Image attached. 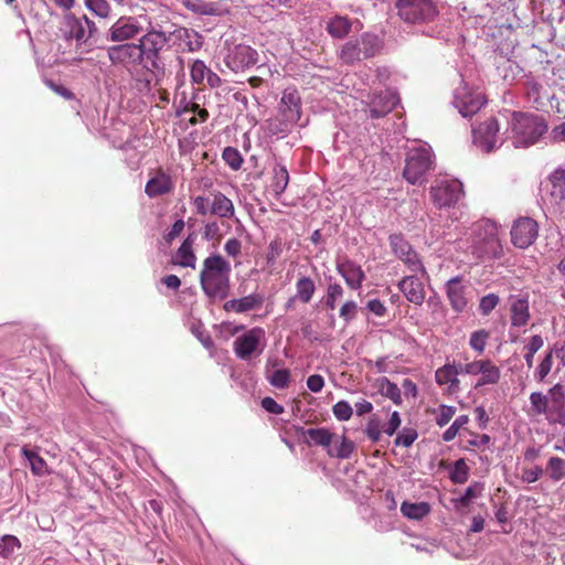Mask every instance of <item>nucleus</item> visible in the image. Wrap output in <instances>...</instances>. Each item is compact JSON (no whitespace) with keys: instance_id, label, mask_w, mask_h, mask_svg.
<instances>
[{"instance_id":"9","label":"nucleus","mask_w":565,"mask_h":565,"mask_svg":"<svg viewBox=\"0 0 565 565\" xmlns=\"http://www.w3.org/2000/svg\"><path fill=\"white\" fill-rule=\"evenodd\" d=\"M398 15L408 23L433 21L438 11L430 0H397Z\"/></svg>"},{"instance_id":"52","label":"nucleus","mask_w":565,"mask_h":565,"mask_svg":"<svg viewBox=\"0 0 565 565\" xmlns=\"http://www.w3.org/2000/svg\"><path fill=\"white\" fill-rule=\"evenodd\" d=\"M19 547L20 541L14 535H3L0 539V557L8 558Z\"/></svg>"},{"instance_id":"18","label":"nucleus","mask_w":565,"mask_h":565,"mask_svg":"<svg viewBox=\"0 0 565 565\" xmlns=\"http://www.w3.org/2000/svg\"><path fill=\"white\" fill-rule=\"evenodd\" d=\"M370 116L372 118H381L392 111L396 104L397 97L390 90L373 93L369 100Z\"/></svg>"},{"instance_id":"32","label":"nucleus","mask_w":565,"mask_h":565,"mask_svg":"<svg viewBox=\"0 0 565 565\" xmlns=\"http://www.w3.org/2000/svg\"><path fill=\"white\" fill-rule=\"evenodd\" d=\"M64 36L67 40H76L77 43L86 42L87 32L83 22L73 14L65 17Z\"/></svg>"},{"instance_id":"34","label":"nucleus","mask_w":565,"mask_h":565,"mask_svg":"<svg viewBox=\"0 0 565 565\" xmlns=\"http://www.w3.org/2000/svg\"><path fill=\"white\" fill-rule=\"evenodd\" d=\"M233 62L237 67H249L256 64L258 60L257 52L247 45H237L232 55Z\"/></svg>"},{"instance_id":"62","label":"nucleus","mask_w":565,"mask_h":565,"mask_svg":"<svg viewBox=\"0 0 565 565\" xmlns=\"http://www.w3.org/2000/svg\"><path fill=\"white\" fill-rule=\"evenodd\" d=\"M482 491L483 486L481 483L476 482L466 489L465 494L459 499V502L463 507H468L473 499L481 497Z\"/></svg>"},{"instance_id":"7","label":"nucleus","mask_w":565,"mask_h":565,"mask_svg":"<svg viewBox=\"0 0 565 565\" xmlns=\"http://www.w3.org/2000/svg\"><path fill=\"white\" fill-rule=\"evenodd\" d=\"M279 126L274 127L270 122V130L274 134L288 132L301 117V98L296 89H285L279 103Z\"/></svg>"},{"instance_id":"64","label":"nucleus","mask_w":565,"mask_h":565,"mask_svg":"<svg viewBox=\"0 0 565 565\" xmlns=\"http://www.w3.org/2000/svg\"><path fill=\"white\" fill-rule=\"evenodd\" d=\"M483 359L473 360L466 364L458 363L460 374H467L471 376L480 375Z\"/></svg>"},{"instance_id":"59","label":"nucleus","mask_w":565,"mask_h":565,"mask_svg":"<svg viewBox=\"0 0 565 565\" xmlns=\"http://www.w3.org/2000/svg\"><path fill=\"white\" fill-rule=\"evenodd\" d=\"M333 415L340 422H347L352 417L353 409L347 401H339L333 405Z\"/></svg>"},{"instance_id":"44","label":"nucleus","mask_w":565,"mask_h":565,"mask_svg":"<svg viewBox=\"0 0 565 565\" xmlns=\"http://www.w3.org/2000/svg\"><path fill=\"white\" fill-rule=\"evenodd\" d=\"M199 99H193L192 103L189 105V107L185 109V114L192 113L193 116L188 119L189 125L196 126L199 124L205 122L209 117L210 113L206 108L201 107V105L198 102Z\"/></svg>"},{"instance_id":"37","label":"nucleus","mask_w":565,"mask_h":565,"mask_svg":"<svg viewBox=\"0 0 565 565\" xmlns=\"http://www.w3.org/2000/svg\"><path fill=\"white\" fill-rule=\"evenodd\" d=\"M377 388L382 396L390 398L394 404L401 405L403 403L399 387L387 377L377 380Z\"/></svg>"},{"instance_id":"23","label":"nucleus","mask_w":565,"mask_h":565,"mask_svg":"<svg viewBox=\"0 0 565 565\" xmlns=\"http://www.w3.org/2000/svg\"><path fill=\"white\" fill-rule=\"evenodd\" d=\"M548 181L551 183V196L558 206L559 217L565 221V169L553 171Z\"/></svg>"},{"instance_id":"49","label":"nucleus","mask_w":565,"mask_h":565,"mask_svg":"<svg viewBox=\"0 0 565 565\" xmlns=\"http://www.w3.org/2000/svg\"><path fill=\"white\" fill-rule=\"evenodd\" d=\"M222 158L232 170L237 171L242 168L243 157L236 148L226 147L223 150Z\"/></svg>"},{"instance_id":"40","label":"nucleus","mask_w":565,"mask_h":565,"mask_svg":"<svg viewBox=\"0 0 565 565\" xmlns=\"http://www.w3.org/2000/svg\"><path fill=\"white\" fill-rule=\"evenodd\" d=\"M544 472L552 481H561L565 478V459L557 456L551 457L546 462Z\"/></svg>"},{"instance_id":"41","label":"nucleus","mask_w":565,"mask_h":565,"mask_svg":"<svg viewBox=\"0 0 565 565\" xmlns=\"http://www.w3.org/2000/svg\"><path fill=\"white\" fill-rule=\"evenodd\" d=\"M21 451L23 456L28 459L31 471L34 475L43 476L47 472V466L45 460L36 451L31 450L28 447H23Z\"/></svg>"},{"instance_id":"13","label":"nucleus","mask_w":565,"mask_h":565,"mask_svg":"<svg viewBox=\"0 0 565 565\" xmlns=\"http://www.w3.org/2000/svg\"><path fill=\"white\" fill-rule=\"evenodd\" d=\"M142 32L141 24L134 17H120L108 30L107 40L121 44L130 42Z\"/></svg>"},{"instance_id":"8","label":"nucleus","mask_w":565,"mask_h":565,"mask_svg":"<svg viewBox=\"0 0 565 565\" xmlns=\"http://www.w3.org/2000/svg\"><path fill=\"white\" fill-rule=\"evenodd\" d=\"M429 196L437 209L451 207L463 196L462 183L456 179L436 180L429 190Z\"/></svg>"},{"instance_id":"27","label":"nucleus","mask_w":565,"mask_h":565,"mask_svg":"<svg viewBox=\"0 0 565 565\" xmlns=\"http://www.w3.org/2000/svg\"><path fill=\"white\" fill-rule=\"evenodd\" d=\"M501 380L500 367L490 359H483L480 377L478 379L475 387H481L486 385H495Z\"/></svg>"},{"instance_id":"22","label":"nucleus","mask_w":565,"mask_h":565,"mask_svg":"<svg viewBox=\"0 0 565 565\" xmlns=\"http://www.w3.org/2000/svg\"><path fill=\"white\" fill-rule=\"evenodd\" d=\"M548 393L551 395L548 422L565 425V394L563 386L555 384Z\"/></svg>"},{"instance_id":"51","label":"nucleus","mask_w":565,"mask_h":565,"mask_svg":"<svg viewBox=\"0 0 565 565\" xmlns=\"http://www.w3.org/2000/svg\"><path fill=\"white\" fill-rule=\"evenodd\" d=\"M469 477V467L467 466L465 459H458L455 465L454 469L450 473V479L455 483H465L468 480Z\"/></svg>"},{"instance_id":"39","label":"nucleus","mask_w":565,"mask_h":565,"mask_svg":"<svg viewBox=\"0 0 565 565\" xmlns=\"http://www.w3.org/2000/svg\"><path fill=\"white\" fill-rule=\"evenodd\" d=\"M340 58L343 63L351 65L363 58L359 41H348L342 45Z\"/></svg>"},{"instance_id":"54","label":"nucleus","mask_w":565,"mask_h":565,"mask_svg":"<svg viewBox=\"0 0 565 565\" xmlns=\"http://www.w3.org/2000/svg\"><path fill=\"white\" fill-rule=\"evenodd\" d=\"M553 352L554 351V348L551 349L546 354L545 356L543 358V360L541 361V363L539 364L536 371H535V379L539 381V382H543L545 380V377L550 374L551 370H552V366H553Z\"/></svg>"},{"instance_id":"57","label":"nucleus","mask_w":565,"mask_h":565,"mask_svg":"<svg viewBox=\"0 0 565 565\" xmlns=\"http://www.w3.org/2000/svg\"><path fill=\"white\" fill-rule=\"evenodd\" d=\"M361 43L363 45V47H361L362 49L363 58L372 57V56H374L377 53L379 47H377V39H376V36H373V35H370V34H364L361 38Z\"/></svg>"},{"instance_id":"31","label":"nucleus","mask_w":565,"mask_h":565,"mask_svg":"<svg viewBox=\"0 0 565 565\" xmlns=\"http://www.w3.org/2000/svg\"><path fill=\"white\" fill-rule=\"evenodd\" d=\"M289 183V172L286 166L276 163L273 168V177L270 182V191L278 199L287 189Z\"/></svg>"},{"instance_id":"50","label":"nucleus","mask_w":565,"mask_h":565,"mask_svg":"<svg viewBox=\"0 0 565 565\" xmlns=\"http://www.w3.org/2000/svg\"><path fill=\"white\" fill-rule=\"evenodd\" d=\"M417 430L413 427H404L396 436L394 444L405 448L411 447L417 439Z\"/></svg>"},{"instance_id":"24","label":"nucleus","mask_w":565,"mask_h":565,"mask_svg":"<svg viewBox=\"0 0 565 565\" xmlns=\"http://www.w3.org/2000/svg\"><path fill=\"white\" fill-rule=\"evenodd\" d=\"M337 270L351 289L358 290L362 287L365 274L360 265L352 260H344L337 264Z\"/></svg>"},{"instance_id":"25","label":"nucleus","mask_w":565,"mask_h":565,"mask_svg":"<svg viewBox=\"0 0 565 565\" xmlns=\"http://www.w3.org/2000/svg\"><path fill=\"white\" fill-rule=\"evenodd\" d=\"M211 206L210 214L220 218H232L235 214V207L230 198L220 191L210 192Z\"/></svg>"},{"instance_id":"36","label":"nucleus","mask_w":565,"mask_h":565,"mask_svg":"<svg viewBox=\"0 0 565 565\" xmlns=\"http://www.w3.org/2000/svg\"><path fill=\"white\" fill-rule=\"evenodd\" d=\"M530 408L527 415L531 417L545 415L548 419L550 401L548 397L541 392H533L530 395Z\"/></svg>"},{"instance_id":"6","label":"nucleus","mask_w":565,"mask_h":565,"mask_svg":"<svg viewBox=\"0 0 565 565\" xmlns=\"http://www.w3.org/2000/svg\"><path fill=\"white\" fill-rule=\"evenodd\" d=\"M137 42L146 66H149V70H158L161 64V55L171 43L169 33L150 28Z\"/></svg>"},{"instance_id":"3","label":"nucleus","mask_w":565,"mask_h":565,"mask_svg":"<svg viewBox=\"0 0 565 565\" xmlns=\"http://www.w3.org/2000/svg\"><path fill=\"white\" fill-rule=\"evenodd\" d=\"M435 168V158L429 147L419 146L408 150L405 159L403 177L414 185L427 181V174Z\"/></svg>"},{"instance_id":"19","label":"nucleus","mask_w":565,"mask_h":565,"mask_svg":"<svg viewBox=\"0 0 565 565\" xmlns=\"http://www.w3.org/2000/svg\"><path fill=\"white\" fill-rule=\"evenodd\" d=\"M169 35L172 44H177L182 52H195L203 44L202 38L194 30L179 28L169 32Z\"/></svg>"},{"instance_id":"63","label":"nucleus","mask_w":565,"mask_h":565,"mask_svg":"<svg viewBox=\"0 0 565 565\" xmlns=\"http://www.w3.org/2000/svg\"><path fill=\"white\" fill-rule=\"evenodd\" d=\"M500 299L495 294H489L480 299L479 311L482 316H489L490 312L498 306Z\"/></svg>"},{"instance_id":"26","label":"nucleus","mask_w":565,"mask_h":565,"mask_svg":"<svg viewBox=\"0 0 565 565\" xmlns=\"http://www.w3.org/2000/svg\"><path fill=\"white\" fill-rule=\"evenodd\" d=\"M264 297L259 294H252L239 299H232L224 303L225 311H234L236 313H244L262 307Z\"/></svg>"},{"instance_id":"28","label":"nucleus","mask_w":565,"mask_h":565,"mask_svg":"<svg viewBox=\"0 0 565 565\" xmlns=\"http://www.w3.org/2000/svg\"><path fill=\"white\" fill-rule=\"evenodd\" d=\"M316 291L315 281L310 277L301 276L296 282V295L290 298L287 302V307L290 308L295 300H299L302 303H308L313 297Z\"/></svg>"},{"instance_id":"56","label":"nucleus","mask_w":565,"mask_h":565,"mask_svg":"<svg viewBox=\"0 0 565 565\" xmlns=\"http://www.w3.org/2000/svg\"><path fill=\"white\" fill-rule=\"evenodd\" d=\"M207 71H210V68H207V66L205 65V63L202 60H195L192 63L191 70H190V76H191L192 83L202 84L204 78L207 75Z\"/></svg>"},{"instance_id":"33","label":"nucleus","mask_w":565,"mask_h":565,"mask_svg":"<svg viewBox=\"0 0 565 565\" xmlns=\"http://www.w3.org/2000/svg\"><path fill=\"white\" fill-rule=\"evenodd\" d=\"M526 94L539 107H544L546 102L551 104L555 94H550L548 88L537 81L527 82Z\"/></svg>"},{"instance_id":"35","label":"nucleus","mask_w":565,"mask_h":565,"mask_svg":"<svg viewBox=\"0 0 565 565\" xmlns=\"http://www.w3.org/2000/svg\"><path fill=\"white\" fill-rule=\"evenodd\" d=\"M352 29V22L348 17L335 15L330 19L327 25L328 33L335 39H343Z\"/></svg>"},{"instance_id":"4","label":"nucleus","mask_w":565,"mask_h":565,"mask_svg":"<svg viewBox=\"0 0 565 565\" xmlns=\"http://www.w3.org/2000/svg\"><path fill=\"white\" fill-rule=\"evenodd\" d=\"M110 64L116 68L127 71L131 76H136L146 66L138 42H127L108 46L106 50Z\"/></svg>"},{"instance_id":"29","label":"nucleus","mask_w":565,"mask_h":565,"mask_svg":"<svg viewBox=\"0 0 565 565\" xmlns=\"http://www.w3.org/2000/svg\"><path fill=\"white\" fill-rule=\"evenodd\" d=\"M194 239L191 236H188L178 248L173 264L179 265L181 267H195L196 256L193 250Z\"/></svg>"},{"instance_id":"17","label":"nucleus","mask_w":565,"mask_h":565,"mask_svg":"<svg viewBox=\"0 0 565 565\" xmlns=\"http://www.w3.org/2000/svg\"><path fill=\"white\" fill-rule=\"evenodd\" d=\"M174 190V182L170 174L162 168H158L145 186V193L149 198H157L171 193Z\"/></svg>"},{"instance_id":"15","label":"nucleus","mask_w":565,"mask_h":565,"mask_svg":"<svg viewBox=\"0 0 565 565\" xmlns=\"http://www.w3.org/2000/svg\"><path fill=\"white\" fill-rule=\"evenodd\" d=\"M460 371L458 363L447 362L443 366L438 367L435 372V381L448 394H455L460 391Z\"/></svg>"},{"instance_id":"11","label":"nucleus","mask_w":565,"mask_h":565,"mask_svg":"<svg viewBox=\"0 0 565 565\" xmlns=\"http://www.w3.org/2000/svg\"><path fill=\"white\" fill-rule=\"evenodd\" d=\"M388 239L392 252L408 267L411 271H419L423 275H426V269L419 260L417 253L402 234H392Z\"/></svg>"},{"instance_id":"53","label":"nucleus","mask_w":565,"mask_h":565,"mask_svg":"<svg viewBox=\"0 0 565 565\" xmlns=\"http://www.w3.org/2000/svg\"><path fill=\"white\" fill-rule=\"evenodd\" d=\"M382 430L381 420L373 416L367 420L364 433L372 443L376 444L381 439Z\"/></svg>"},{"instance_id":"47","label":"nucleus","mask_w":565,"mask_h":565,"mask_svg":"<svg viewBox=\"0 0 565 565\" xmlns=\"http://www.w3.org/2000/svg\"><path fill=\"white\" fill-rule=\"evenodd\" d=\"M193 99H199L198 90H193L190 97L185 94V92L177 94L173 103L175 116L183 117L185 115V109L189 107Z\"/></svg>"},{"instance_id":"21","label":"nucleus","mask_w":565,"mask_h":565,"mask_svg":"<svg viewBox=\"0 0 565 565\" xmlns=\"http://www.w3.org/2000/svg\"><path fill=\"white\" fill-rule=\"evenodd\" d=\"M467 289L468 287L462 285L459 277L451 278L446 284L447 298L456 312H461L467 307Z\"/></svg>"},{"instance_id":"60","label":"nucleus","mask_w":565,"mask_h":565,"mask_svg":"<svg viewBox=\"0 0 565 565\" xmlns=\"http://www.w3.org/2000/svg\"><path fill=\"white\" fill-rule=\"evenodd\" d=\"M456 414V407L448 406V405H440L439 408L436 411V424L439 427L446 426L454 415Z\"/></svg>"},{"instance_id":"58","label":"nucleus","mask_w":565,"mask_h":565,"mask_svg":"<svg viewBox=\"0 0 565 565\" xmlns=\"http://www.w3.org/2000/svg\"><path fill=\"white\" fill-rule=\"evenodd\" d=\"M344 290L340 284H330L327 288V307L333 310L335 308L337 300L342 298Z\"/></svg>"},{"instance_id":"5","label":"nucleus","mask_w":565,"mask_h":565,"mask_svg":"<svg viewBox=\"0 0 565 565\" xmlns=\"http://www.w3.org/2000/svg\"><path fill=\"white\" fill-rule=\"evenodd\" d=\"M472 244V253L479 258L484 256L497 258L502 254L498 226L490 220H481L475 224Z\"/></svg>"},{"instance_id":"38","label":"nucleus","mask_w":565,"mask_h":565,"mask_svg":"<svg viewBox=\"0 0 565 565\" xmlns=\"http://www.w3.org/2000/svg\"><path fill=\"white\" fill-rule=\"evenodd\" d=\"M401 512L404 516L412 520H422L430 512V507L427 502H403L401 505Z\"/></svg>"},{"instance_id":"2","label":"nucleus","mask_w":565,"mask_h":565,"mask_svg":"<svg viewBox=\"0 0 565 565\" xmlns=\"http://www.w3.org/2000/svg\"><path fill=\"white\" fill-rule=\"evenodd\" d=\"M511 128L514 145L516 147H527L537 142V140L546 132L547 124L541 116L514 113Z\"/></svg>"},{"instance_id":"43","label":"nucleus","mask_w":565,"mask_h":565,"mask_svg":"<svg viewBox=\"0 0 565 565\" xmlns=\"http://www.w3.org/2000/svg\"><path fill=\"white\" fill-rule=\"evenodd\" d=\"M484 104V97L478 94L477 96L469 97L468 100H461L458 108L463 117H471L477 114Z\"/></svg>"},{"instance_id":"1","label":"nucleus","mask_w":565,"mask_h":565,"mask_svg":"<svg viewBox=\"0 0 565 565\" xmlns=\"http://www.w3.org/2000/svg\"><path fill=\"white\" fill-rule=\"evenodd\" d=\"M231 265L221 255H212L204 259L200 273V284L210 298L224 299L230 289Z\"/></svg>"},{"instance_id":"14","label":"nucleus","mask_w":565,"mask_h":565,"mask_svg":"<svg viewBox=\"0 0 565 565\" xmlns=\"http://www.w3.org/2000/svg\"><path fill=\"white\" fill-rule=\"evenodd\" d=\"M508 303L511 327H525L531 319L529 297L525 295H511Z\"/></svg>"},{"instance_id":"16","label":"nucleus","mask_w":565,"mask_h":565,"mask_svg":"<svg viewBox=\"0 0 565 565\" xmlns=\"http://www.w3.org/2000/svg\"><path fill=\"white\" fill-rule=\"evenodd\" d=\"M499 124L495 118H489L473 129L475 142L484 151H491L497 141Z\"/></svg>"},{"instance_id":"42","label":"nucleus","mask_w":565,"mask_h":565,"mask_svg":"<svg viewBox=\"0 0 565 565\" xmlns=\"http://www.w3.org/2000/svg\"><path fill=\"white\" fill-rule=\"evenodd\" d=\"M544 345V339L540 334L532 335L523 347L526 366L531 369L534 363L535 353Z\"/></svg>"},{"instance_id":"46","label":"nucleus","mask_w":565,"mask_h":565,"mask_svg":"<svg viewBox=\"0 0 565 565\" xmlns=\"http://www.w3.org/2000/svg\"><path fill=\"white\" fill-rule=\"evenodd\" d=\"M291 373L288 369H279L267 375L269 384L276 388L282 390L288 387Z\"/></svg>"},{"instance_id":"30","label":"nucleus","mask_w":565,"mask_h":565,"mask_svg":"<svg viewBox=\"0 0 565 565\" xmlns=\"http://www.w3.org/2000/svg\"><path fill=\"white\" fill-rule=\"evenodd\" d=\"M302 436L308 445L329 447L332 443L334 434L328 428H300Z\"/></svg>"},{"instance_id":"20","label":"nucleus","mask_w":565,"mask_h":565,"mask_svg":"<svg viewBox=\"0 0 565 565\" xmlns=\"http://www.w3.org/2000/svg\"><path fill=\"white\" fill-rule=\"evenodd\" d=\"M398 288L409 302L423 305L426 291L419 278L414 275L406 276L398 282Z\"/></svg>"},{"instance_id":"55","label":"nucleus","mask_w":565,"mask_h":565,"mask_svg":"<svg viewBox=\"0 0 565 565\" xmlns=\"http://www.w3.org/2000/svg\"><path fill=\"white\" fill-rule=\"evenodd\" d=\"M465 438L467 448L484 449L490 443V437L487 434L479 435L472 431H466Z\"/></svg>"},{"instance_id":"61","label":"nucleus","mask_w":565,"mask_h":565,"mask_svg":"<svg viewBox=\"0 0 565 565\" xmlns=\"http://www.w3.org/2000/svg\"><path fill=\"white\" fill-rule=\"evenodd\" d=\"M469 422L467 415H461L455 419L451 426L443 434L445 441H451L457 436L459 429H461Z\"/></svg>"},{"instance_id":"45","label":"nucleus","mask_w":565,"mask_h":565,"mask_svg":"<svg viewBox=\"0 0 565 565\" xmlns=\"http://www.w3.org/2000/svg\"><path fill=\"white\" fill-rule=\"evenodd\" d=\"M489 338H490L489 331H487L484 329L477 330L470 334L469 345L478 354H482L486 350V345H487Z\"/></svg>"},{"instance_id":"10","label":"nucleus","mask_w":565,"mask_h":565,"mask_svg":"<svg viewBox=\"0 0 565 565\" xmlns=\"http://www.w3.org/2000/svg\"><path fill=\"white\" fill-rule=\"evenodd\" d=\"M265 330L260 327H255L237 337L233 343V349L236 356L241 360L247 361L253 355H258L264 350Z\"/></svg>"},{"instance_id":"12","label":"nucleus","mask_w":565,"mask_h":565,"mask_svg":"<svg viewBox=\"0 0 565 565\" xmlns=\"http://www.w3.org/2000/svg\"><path fill=\"white\" fill-rule=\"evenodd\" d=\"M511 242L518 248H527L539 235V225L531 217L523 216L514 221L511 227Z\"/></svg>"},{"instance_id":"48","label":"nucleus","mask_w":565,"mask_h":565,"mask_svg":"<svg viewBox=\"0 0 565 565\" xmlns=\"http://www.w3.org/2000/svg\"><path fill=\"white\" fill-rule=\"evenodd\" d=\"M85 7L102 19L108 18L111 12V7L106 0H85Z\"/></svg>"}]
</instances>
